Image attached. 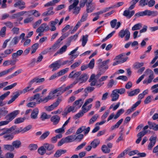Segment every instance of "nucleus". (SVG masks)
I'll return each instance as SVG.
<instances>
[{
  "label": "nucleus",
  "instance_id": "obj_1",
  "mask_svg": "<svg viewBox=\"0 0 158 158\" xmlns=\"http://www.w3.org/2000/svg\"><path fill=\"white\" fill-rule=\"evenodd\" d=\"M93 0H81L80 6L81 7L84 6L85 4L86 7V11L87 13L92 12L96 8V5L93 2Z\"/></svg>",
  "mask_w": 158,
  "mask_h": 158
},
{
  "label": "nucleus",
  "instance_id": "obj_2",
  "mask_svg": "<svg viewBox=\"0 0 158 158\" xmlns=\"http://www.w3.org/2000/svg\"><path fill=\"white\" fill-rule=\"evenodd\" d=\"M19 112V110H15L7 114L5 117L6 120L0 122V126L8 124L16 117Z\"/></svg>",
  "mask_w": 158,
  "mask_h": 158
},
{
  "label": "nucleus",
  "instance_id": "obj_3",
  "mask_svg": "<svg viewBox=\"0 0 158 158\" xmlns=\"http://www.w3.org/2000/svg\"><path fill=\"white\" fill-rule=\"evenodd\" d=\"M69 2L70 3H73L70 5L69 7V11H72V13L76 15L79 12L81 9L79 7L77 6L79 2V0H70Z\"/></svg>",
  "mask_w": 158,
  "mask_h": 158
},
{
  "label": "nucleus",
  "instance_id": "obj_4",
  "mask_svg": "<svg viewBox=\"0 0 158 158\" xmlns=\"http://www.w3.org/2000/svg\"><path fill=\"white\" fill-rule=\"evenodd\" d=\"M69 34L65 33L63 35L56 41L52 46L48 49L49 52H52L55 51L56 49L59 48L60 43L66 37L69 35Z\"/></svg>",
  "mask_w": 158,
  "mask_h": 158
},
{
  "label": "nucleus",
  "instance_id": "obj_5",
  "mask_svg": "<svg viewBox=\"0 0 158 158\" xmlns=\"http://www.w3.org/2000/svg\"><path fill=\"white\" fill-rule=\"evenodd\" d=\"M130 35V33L127 29L125 30L122 29L118 33V36L121 38H123L125 36L124 40L125 41H127L129 40Z\"/></svg>",
  "mask_w": 158,
  "mask_h": 158
},
{
  "label": "nucleus",
  "instance_id": "obj_6",
  "mask_svg": "<svg viewBox=\"0 0 158 158\" xmlns=\"http://www.w3.org/2000/svg\"><path fill=\"white\" fill-rule=\"evenodd\" d=\"M54 146L52 145L45 143L43 145L40 147V154L44 155L46 152V150H51L53 149Z\"/></svg>",
  "mask_w": 158,
  "mask_h": 158
},
{
  "label": "nucleus",
  "instance_id": "obj_7",
  "mask_svg": "<svg viewBox=\"0 0 158 158\" xmlns=\"http://www.w3.org/2000/svg\"><path fill=\"white\" fill-rule=\"evenodd\" d=\"M16 126H13L9 128L0 129V136L5 135L6 134L11 133L12 131L15 129Z\"/></svg>",
  "mask_w": 158,
  "mask_h": 158
},
{
  "label": "nucleus",
  "instance_id": "obj_8",
  "mask_svg": "<svg viewBox=\"0 0 158 158\" xmlns=\"http://www.w3.org/2000/svg\"><path fill=\"white\" fill-rule=\"evenodd\" d=\"M90 130L89 127H86L85 126H82L77 130L76 134V135H78L84 131L85 135H86L88 133Z\"/></svg>",
  "mask_w": 158,
  "mask_h": 158
},
{
  "label": "nucleus",
  "instance_id": "obj_9",
  "mask_svg": "<svg viewBox=\"0 0 158 158\" xmlns=\"http://www.w3.org/2000/svg\"><path fill=\"white\" fill-rule=\"evenodd\" d=\"M39 82H40V79L38 77L35 78L31 80L28 83L29 86L23 89V91L24 93L29 90L28 89L31 87L32 84L36 83Z\"/></svg>",
  "mask_w": 158,
  "mask_h": 158
},
{
  "label": "nucleus",
  "instance_id": "obj_10",
  "mask_svg": "<svg viewBox=\"0 0 158 158\" xmlns=\"http://www.w3.org/2000/svg\"><path fill=\"white\" fill-rule=\"evenodd\" d=\"M69 70V68H68L62 69L58 72L57 74H54L52 75L50 78V80H52L56 78L57 77L61 76L67 73Z\"/></svg>",
  "mask_w": 158,
  "mask_h": 158
},
{
  "label": "nucleus",
  "instance_id": "obj_11",
  "mask_svg": "<svg viewBox=\"0 0 158 158\" xmlns=\"http://www.w3.org/2000/svg\"><path fill=\"white\" fill-rule=\"evenodd\" d=\"M157 137L156 136H152L149 139L150 143L148 146V150H151L152 147L155 145Z\"/></svg>",
  "mask_w": 158,
  "mask_h": 158
},
{
  "label": "nucleus",
  "instance_id": "obj_12",
  "mask_svg": "<svg viewBox=\"0 0 158 158\" xmlns=\"http://www.w3.org/2000/svg\"><path fill=\"white\" fill-rule=\"evenodd\" d=\"M131 10L129 8L127 10H124L123 12V15L126 17L127 19H130L135 13L134 10Z\"/></svg>",
  "mask_w": 158,
  "mask_h": 158
},
{
  "label": "nucleus",
  "instance_id": "obj_13",
  "mask_svg": "<svg viewBox=\"0 0 158 158\" xmlns=\"http://www.w3.org/2000/svg\"><path fill=\"white\" fill-rule=\"evenodd\" d=\"M105 72V70H102V69H100V72L96 75L94 74H92L89 80V81L90 82L93 80H96L98 79L102 74L104 73Z\"/></svg>",
  "mask_w": 158,
  "mask_h": 158
},
{
  "label": "nucleus",
  "instance_id": "obj_14",
  "mask_svg": "<svg viewBox=\"0 0 158 158\" xmlns=\"http://www.w3.org/2000/svg\"><path fill=\"white\" fill-rule=\"evenodd\" d=\"M125 55L126 54L125 53L121 54L116 56L115 59H120V62H124L126 61L128 59V57L125 56Z\"/></svg>",
  "mask_w": 158,
  "mask_h": 158
},
{
  "label": "nucleus",
  "instance_id": "obj_15",
  "mask_svg": "<svg viewBox=\"0 0 158 158\" xmlns=\"http://www.w3.org/2000/svg\"><path fill=\"white\" fill-rule=\"evenodd\" d=\"M25 3L24 2L22 1H17L14 4V6L18 8L20 10H22L25 8Z\"/></svg>",
  "mask_w": 158,
  "mask_h": 158
},
{
  "label": "nucleus",
  "instance_id": "obj_16",
  "mask_svg": "<svg viewBox=\"0 0 158 158\" xmlns=\"http://www.w3.org/2000/svg\"><path fill=\"white\" fill-rule=\"evenodd\" d=\"M90 85L92 86L96 85L98 87H100L102 86L104 84L103 82H102L101 81H100L99 79L98 81L97 80H93L90 82Z\"/></svg>",
  "mask_w": 158,
  "mask_h": 158
},
{
  "label": "nucleus",
  "instance_id": "obj_17",
  "mask_svg": "<svg viewBox=\"0 0 158 158\" xmlns=\"http://www.w3.org/2000/svg\"><path fill=\"white\" fill-rule=\"evenodd\" d=\"M60 67L59 60L56 61L49 66V67L53 68L52 70V71L56 70L60 68Z\"/></svg>",
  "mask_w": 158,
  "mask_h": 158
},
{
  "label": "nucleus",
  "instance_id": "obj_18",
  "mask_svg": "<svg viewBox=\"0 0 158 158\" xmlns=\"http://www.w3.org/2000/svg\"><path fill=\"white\" fill-rule=\"evenodd\" d=\"M141 102V101L140 100L137 101L133 105L131 108L127 110L126 113V114L128 115L133 112L135 110V109L140 103Z\"/></svg>",
  "mask_w": 158,
  "mask_h": 158
},
{
  "label": "nucleus",
  "instance_id": "obj_19",
  "mask_svg": "<svg viewBox=\"0 0 158 158\" xmlns=\"http://www.w3.org/2000/svg\"><path fill=\"white\" fill-rule=\"evenodd\" d=\"M119 95L116 91L114 89L112 91L110 94V97L111 98V101L114 102L117 101L119 97Z\"/></svg>",
  "mask_w": 158,
  "mask_h": 158
},
{
  "label": "nucleus",
  "instance_id": "obj_20",
  "mask_svg": "<svg viewBox=\"0 0 158 158\" xmlns=\"http://www.w3.org/2000/svg\"><path fill=\"white\" fill-rule=\"evenodd\" d=\"M60 120V117L57 115H53L51 118V121L54 125L57 124Z\"/></svg>",
  "mask_w": 158,
  "mask_h": 158
},
{
  "label": "nucleus",
  "instance_id": "obj_21",
  "mask_svg": "<svg viewBox=\"0 0 158 158\" xmlns=\"http://www.w3.org/2000/svg\"><path fill=\"white\" fill-rule=\"evenodd\" d=\"M10 93V92L8 91L0 96V106H2L5 105V104L3 102V101L9 95Z\"/></svg>",
  "mask_w": 158,
  "mask_h": 158
},
{
  "label": "nucleus",
  "instance_id": "obj_22",
  "mask_svg": "<svg viewBox=\"0 0 158 158\" xmlns=\"http://www.w3.org/2000/svg\"><path fill=\"white\" fill-rule=\"evenodd\" d=\"M89 76L87 74L84 73L82 74L78 79L80 83L85 82L88 78Z\"/></svg>",
  "mask_w": 158,
  "mask_h": 158
},
{
  "label": "nucleus",
  "instance_id": "obj_23",
  "mask_svg": "<svg viewBox=\"0 0 158 158\" xmlns=\"http://www.w3.org/2000/svg\"><path fill=\"white\" fill-rule=\"evenodd\" d=\"M66 143L71 142L74 141L76 138L75 135H70L64 138Z\"/></svg>",
  "mask_w": 158,
  "mask_h": 158
},
{
  "label": "nucleus",
  "instance_id": "obj_24",
  "mask_svg": "<svg viewBox=\"0 0 158 158\" xmlns=\"http://www.w3.org/2000/svg\"><path fill=\"white\" fill-rule=\"evenodd\" d=\"M148 124L150 129H152L155 131L158 130V124H156L150 121L148 122Z\"/></svg>",
  "mask_w": 158,
  "mask_h": 158
},
{
  "label": "nucleus",
  "instance_id": "obj_25",
  "mask_svg": "<svg viewBox=\"0 0 158 158\" xmlns=\"http://www.w3.org/2000/svg\"><path fill=\"white\" fill-rule=\"evenodd\" d=\"M12 144L14 148V150L15 148L17 149L19 148L21 146V143L19 140H16L13 141Z\"/></svg>",
  "mask_w": 158,
  "mask_h": 158
},
{
  "label": "nucleus",
  "instance_id": "obj_26",
  "mask_svg": "<svg viewBox=\"0 0 158 158\" xmlns=\"http://www.w3.org/2000/svg\"><path fill=\"white\" fill-rule=\"evenodd\" d=\"M39 60L40 56L38 57L37 60L35 59H33L31 60L30 63L28 64V66L31 67H33L38 63Z\"/></svg>",
  "mask_w": 158,
  "mask_h": 158
},
{
  "label": "nucleus",
  "instance_id": "obj_27",
  "mask_svg": "<svg viewBox=\"0 0 158 158\" xmlns=\"http://www.w3.org/2000/svg\"><path fill=\"white\" fill-rule=\"evenodd\" d=\"M145 15L150 16L151 15H154V16H156L157 13L156 11H151L148 10H146L144 11Z\"/></svg>",
  "mask_w": 158,
  "mask_h": 158
},
{
  "label": "nucleus",
  "instance_id": "obj_28",
  "mask_svg": "<svg viewBox=\"0 0 158 158\" xmlns=\"http://www.w3.org/2000/svg\"><path fill=\"white\" fill-rule=\"evenodd\" d=\"M3 147V150H8L10 152H12L14 150V148L12 145L4 144Z\"/></svg>",
  "mask_w": 158,
  "mask_h": 158
},
{
  "label": "nucleus",
  "instance_id": "obj_29",
  "mask_svg": "<svg viewBox=\"0 0 158 158\" xmlns=\"http://www.w3.org/2000/svg\"><path fill=\"white\" fill-rule=\"evenodd\" d=\"M117 84V82L114 81L113 79H111L109 81L107 86L108 88H112L114 85H116Z\"/></svg>",
  "mask_w": 158,
  "mask_h": 158
},
{
  "label": "nucleus",
  "instance_id": "obj_30",
  "mask_svg": "<svg viewBox=\"0 0 158 158\" xmlns=\"http://www.w3.org/2000/svg\"><path fill=\"white\" fill-rule=\"evenodd\" d=\"M51 117V115L47 114L45 112H42L41 114L40 118L42 121H44L46 119H49Z\"/></svg>",
  "mask_w": 158,
  "mask_h": 158
},
{
  "label": "nucleus",
  "instance_id": "obj_31",
  "mask_svg": "<svg viewBox=\"0 0 158 158\" xmlns=\"http://www.w3.org/2000/svg\"><path fill=\"white\" fill-rule=\"evenodd\" d=\"M88 36L87 35H83L82 36V38L81 40L82 41V45L83 47H84L85 46L88 41Z\"/></svg>",
  "mask_w": 158,
  "mask_h": 158
},
{
  "label": "nucleus",
  "instance_id": "obj_32",
  "mask_svg": "<svg viewBox=\"0 0 158 158\" xmlns=\"http://www.w3.org/2000/svg\"><path fill=\"white\" fill-rule=\"evenodd\" d=\"M100 141L98 139H94L90 143L92 148H96L100 143Z\"/></svg>",
  "mask_w": 158,
  "mask_h": 158
},
{
  "label": "nucleus",
  "instance_id": "obj_33",
  "mask_svg": "<svg viewBox=\"0 0 158 158\" xmlns=\"http://www.w3.org/2000/svg\"><path fill=\"white\" fill-rule=\"evenodd\" d=\"M39 47V44L38 43H36L34 44H33L31 47V54H32L35 53L37 49Z\"/></svg>",
  "mask_w": 158,
  "mask_h": 158
},
{
  "label": "nucleus",
  "instance_id": "obj_34",
  "mask_svg": "<svg viewBox=\"0 0 158 158\" xmlns=\"http://www.w3.org/2000/svg\"><path fill=\"white\" fill-rule=\"evenodd\" d=\"M84 102V100L81 99H79L77 100H76L74 102L73 104V105L76 106L77 105L79 106V108H80Z\"/></svg>",
  "mask_w": 158,
  "mask_h": 158
},
{
  "label": "nucleus",
  "instance_id": "obj_35",
  "mask_svg": "<svg viewBox=\"0 0 158 158\" xmlns=\"http://www.w3.org/2000/svg\"><path fill=\"white\" fill-rule=\"evenodd\" d=\"M13 51V49H7L6 50L4 53H1V55L3 57H6L8 55L10 54Z\"/></svg>",
  "mask_w": 158,
  "mask_h": 158
},
{
  "label": "nucleus",
  "instance_id": "obj_36",
  "mask_svg": "<svg viewBox=\"0 0 158 158\" xmlns=\"http://www.w3.org/2000/svg\"><path fill=\"white\" fill-rule=\"evenodd\" d=\"M39 113V110L38 109H34L32 112L31 116V118L35 119L37 118Z\"/></svg>",
  "mask_w": 158,
  "mask_h": 158
},
{
  "label": "nucleus",
  "instance_id": "obj_37",
  "mask_svg": "<svg viewBox=\"0 0 158 158\" xmlns=\"http://www.w3.org/2000/svg\"><path fill=\"white\" fill-rule=\"evenodd\" d=\"M23 51L22 50H19L18 51L16 52L13 53L12 55L13 59L16 58L19 56H20L23 53Z\"/></svg>",
  "mask_w": 158,
  "mask_h": 158
},
{
  "label": "nucleus",
  "instance_id": "obj_38",
  "mask_svg": "<svg viewBox=\"0 0 158 158\" xmlns=\"http://www.w3.org/2000/svg\"><path fill=\"white\" fill-rule=\"evenodd\" d=\"M49 30V27L47 25L46 23H43L40 26V32L44 31H48Z\"/></svg>",
  "mask_w": 158,
  "mask_h": 158
},
{
  "label": "nucleus",
  "instance_id": "obj_39",
  "mask_svg": "<svg viewBox=\"0 0 158 158\" xmlns=\"http://www.w3.org/2000/svg\"><path fill=\"white\" fill-rule=\"evenodd\" d=\"M14 135L12 133L6 134L3 136V138L6 140H12L14 138Z\"/></svg>",
  "mask_w": 158,
  "mask_h": 158
},
{
  "label": "nucleus",
  "instance_id": "obj_40",
  "mask_svg": "<svg viewBox=\"0 0 158 158\" xmlns=\"http://www.w3.org/2000/svg\"><path fill=\"white\" fill-rule=\"evenodd\" d=\"M99 117V115L98 114H95L89 120V123L91 124L95 122Z\"/></svg>",
  "mask_w": 158,
  "mask_h": 158
},
{
  "label": "nucleus",
  "instance_id": "obj_41",
  "mask_svg": "<svg viewBox=\"0 0 158 158\" xmlns=\"http://www.w3.org/2000/svg\"><path fill=\"white\" fill-rule=\"evenodd\" d=\"M123 121V119L122 118L119 120L114 125L112 126L111 127V129L112 130H114V129L118 128L119 126L122 123Z\"/></svg>",
  "mask_w": 158,
  "mask_h": 158
},
{
  "label": "nucleus",
  "instance_id": "obj_42",
  "mask_svg": "<svg viewBox=\"0 0 158 158\" xmlns=\"http://www.w3.org/2000/svg\"><path fill=\"white\" fill-rule=\"evenodd\" d=\"M123 121V119L122 118L119 120L114 125L112 126L111 127V129L112 130H114V129L118 128L119 126L122 123Z\"/></svg>",
  "mask_w": 158,
  "mask_h": 158
},
{
  "label": "nucleus",
  "instance_id": "obj_43",
  "mask_svg": "<svg viewBox=\"0 0 158 158\" xmlns=\"http://www.w3.org/2000/svg\"><path fill=\"white\" fill-rule=\"evenodd\" d=\"M66 152V150H60L57 151L54 154V156L56 157H58L62 154H64Z\"/></svg>",
  "mask_w": 158,
  "mask_h": 158
},
{
  "label": "nucleus",
  "instance_id": "obj_44",
  "mask_svg": "<svg viewBox=\"0 0 158 158\" xmlns=\"http://www.w3.org/2000/svg\"><path fill=\"white\" fill-rule=\"evenodd\" d=\"M140 91L139 89H135L128 93V96H132L137 95Z\"/></svg>",
  "mask_w": 158,
  "mask_h": 158
},
{
  "label": "nucleus",
  "instance_id": "obj_45",
  "mask_svg": "<svg viewBox=\"0 0 158 158\" xmlns=\"http://www.w3.org/2000/svg\"><path fill=\"white\" fill-rule=\"evenodd\" d=\"M14 68H15L14 67H12L7 70H5L0 72V77H2L8 74L9 73L11 72L14 69Z\"/></svg>",
  "mask_w": 158,
  "mask_h": 158
},
{
  "label": "nucleus",
  "instance_id": "obj_46",
  "mask_svg": "<svg viewBox=\"0 0 158 158\" xmlns=\"http://www.w3.org/2000/svg\"><path fill=\"white\" fill-rule=\"evenodd\" d=\"M142 27V24L141 23H139L135 24L132 27V31H135L139 30Z\"/></svg>",
  "mask_w": 158,
  "mask_h": 158
},
{
  "label": "nucleus",
  "instance_id": "obj_47",
  "mask_svg": "<svg viewBox=\"0 0 158 158\" xmlns=\"http://www.w3.org/2000/svg\"><path fill=\"white\" fill-rule=\"evenodd\" d=\"M79 47H77L75 49L73 50L72 51H71L70 53H69V55H71V56L72 57V58H76L78 56V54H76V55H73V54L74 53H75L76 51L78 49Z\"/></svg>",
  "mask_w": 158,
  "mask_h": 158
},
{
  "label": "nucleus",
  "instance_id": "obj_48",
  "mask_svg": "<svg viewBox=\"0 0 158 158\" xmlns=\"http://www.w3.org/2000/svg\"><path fill=\"white\" fill-rule=\"evenodd\" d=\"M124 112V110L123 109H121L119 110L116 114L115 115L114 117V119H117L118 118L119 116L122 114H123Z\"/></svg>",
  "mask_w": 158,
  "mask_h": 158
},
{
  "label": "nucleus",
  "instance_id": "obj_49",
  "mask_svg": "<svg viewBox=\"0 0 158 158\" xmlns=\"http://www.w3.org/2000/svg\"><path fill=\"white\" fill-rule=\"evenodd\" d=\"M148 93V90L147 89L144 90L142 93L139 94L138 96V98L139 99L141 100L143 98L145 95L147 94Z\"/></svg>",
  "mask_w": 158,
  "mask_h": 158
},
{
  "label": "nucleus",
  "instance_id": "obj_50",
  "mask_svg": "<svg viewBox=\"0 0 158 158\" xmlns=\"http://www.w3.org/2000/svg\"><path fill=\"white\" fill-rule=\"evenodd\" d=\"M102 151L105 153H108L110 152V149L105 145H103L102 147Z\"/></svg>",
  "mask_w": 158,
  "mask_h": 158
},
{
  "label": "nucleus",
  "instance_id": "obj_51",
  "mask_svg": "<svg viewBox=\"0 0 158 158\" xmlns=\"http://www.w3.org/2000/svg\"><path fill=\"white\" fill-rule=\"evenodd\" d=\"M28 13L30 15H33L35 17H38L39 16V13L38 11L36 10H33L28 12Z\"/></svg>",
  "mask_w": 158,
  "mask_h": 158
},
{
  "label": "nucleus",
  "instance_id": "obj_52",
  "mask_svg": "<svg viewBox=\"0 0 158 158\" xmlns=\"http://www.w3.org/2000/svg\"><path fill=\"white\" fill-rule=\"evenodd\" d=\"M81 63V60H78L77 61L75 62L71 66V68L72 69H74L76 68Z\"/></svg>",
  "mask_w": 158,
  "mask_h": 158
},
{
  "label": "nucleus",
  "instance_id": "obj_53",
  "mask_svg": "<svg viewBox=\"0 0 158 158\" xmlns=\"http://www.w3.org/2000/svg\"><path fill=\"white\" fill-rule=\"evenodd\" d=\"M25 119V118H18L15 120L14 123L15 124H19L22 123L24 121Z\"/></svg>",
  "mask_w": 158,
  "mask_h": 158
},
{
  "label": "nucleus",
  "instance_id": "obj_54",
  "mask_svg": "<svg viewBox=\"0 0 158 158\" xmlns=\"http://www.w3.org/2000/svg\"><path fill=\"white\" fill-rule=\"evenodd\" d=\"M52 99V98H51V97L49 96V95H48L44 98H40V102H43V103H46L48 102L49 100Z\"/></svg>",
  "mask_w": 158,
  "mask_h": 158
},
{
  "label": "nucleus",
  "instance_id": "obj_55",
  "mask_svg": "<svg viewBox=\"0 0 158 158\" xmlns=\"http://www.w3.org/2000/svg\"><path fill=\"white\" fill-rule=\"evenodd\" d=\"M147 2H148V0H140L139 2V6L143 7L147 5Z\"/></svg>",
  "mask_w": 158,
  "mask_h": 158
},
{
  "label": "nucleus",
  "instance_id": "obj_56",
  "mask_svg": "<svg viewBox=\"0 0 158 158\" xmlns=\"http://www.w3.org/2000/svg\"><path fill=\"white\" fill-rule=\"evenodd\" d=\"M139 0H132L131 2V5L129 7L130 9H133L135 7V5L136 3L138 2Z\"/></svg>",
  "mask_w": 158,
  "mask_h": 158
},
{
  "label": "nucleus",
  "instance_id": "obj_57",
  "mask_svg": "<svg viewBox=\"0 0 158 158\" xmlns=\"http://www.w3.org/2000/svg\"><path fill=\"white\" fill-rule=\"evenodd\" d=\"M21 132L23 133V129L22 127H20L17 129H16V127L15 129L12 131L11 133H12V134L14 135H15L18 134Z\"/></svg>",
  "mask_w": 158,
  "mask_h": 158
},
{
  "label": "nucleus",
  "instance_id": "obj_58",
  "mask_svg": "<svg viewBox=\"0 0 158 158\" xmlns=\"http://www.w3.org/2000/svg\"><path fill=\"white\" fill-rule=\"evenodd\" d=\"M50 132L49 131H46L40 136V140H43L46 138L49 135Z\"/></svg>",
  "mask_w": 158,
  "mask_h": 158
},
{
  "label": "nucleus",
  "instance_id": "obj_59",
  "mask_svg": "<svg viewBox=\"0 0 158 158\" xmlns=\"http://www.w3.org/2000/svg\"><path fill=\"white\" fill-rule=\"evenodd\" d=\"M88 16V13L85 12H84L79 21H80V22L81 23V22H83L85 21L87 19Z\"/></svg>",
  "mask_w": 158,
  "mask_h": 158
},
{
  "label": "nucleus",
  "instance_id": "obj_60",
  "mask_svg": "<svg viewBox=\"0 0 158 158\" xmlns=\"http://www.w3.org/2000/svg\"><path fill=\"white\" fill-rule=\"evenodd\" d=\"M68 46L66 45L63 46L61 48H60L59 51H58L57 53L60 54H62L63 52L66 51Z\"/></svg>",
  "mask_w": 158,
  "mask_h": 158
},
{
  "label": "nucleus",
  "instance_id": "obj_61",
  "mask_svg": "<svg viewBox=\"0 0 158 158\" xmlns=\"http://www.w3.org/2000/svg\"><path fill=\"white\" fill-rule=\"evenodd\" d=\"M58 92L57 90L56 89L52 90L51 91L49 94V95L52 99H53L54 98V94Z\"/></svg>",
  "mask_w": 158,
  "mask_h": 158
},
{
  "label": "nucleus",
  "instance_id": "obj_62",
  "mask_svg": "<svg viewBox=\"0 0 158 158\" xmlns=\"http://www.w3.org/2000/svg\"><path fill=\"white\" fill-rule=\"evenodd\" d=\"M6 27L5 26L3 27L0 31V35L2 37H4L6 34Z\"/></svg>",
  "mask_w": 158,
  "mask_h": 158
},
{
  "label": "nucleus",
  "instance_id": "obj_63",
  "mask_svg": "<svg viewBox=\"0 0 158 158\" xmlns=\"http://www.w3.org/2000/svg\"><path fill=\"white\" fill-rule=\"evenodd\" d=\"M50 26L51 27L50 30L52 31H53L56 30V28L55 26L56 24L54 23L53 21H50Z\"/></svg>",
  "mask_w": 158,
  "mask_h": 158
},
{
  "label": "nucleus",
  "instance_id": "obj_64",
  "mask_svg": "<svg viewBox=\"0 0 158 158\" xmlns=\"http://www.w3.org/2000/svg\"><path fill=\"white\" fill-rule=\"evenodd\" d=\"M19 42V38L18 36H15L14 37L11 42V45H15L17 44Z\"/></svg>",
  "mask_w": 158,
  "mask_h": 158
}]
</instances>
